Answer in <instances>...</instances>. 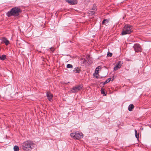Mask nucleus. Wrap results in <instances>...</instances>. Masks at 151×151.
<instances>
[{
    "label": "nucleus",
    "instance_id": "423d86ee",
    "mask_svg": "<svg viewBox=\"0 0 151 151\" xmlns=\"http://www.w3.org/2000/svg\"><path fill=\"white\" fill-rule=\"evenodd\" d=\"M133 48L135 52H138L141 51L142 50L139 44H135L134 45Z\"/></svg>",
    "mask_w": 151,
    "mask_h": 151
},
{
    "label": "nucleus",
    "instance_id": "f03ea898",
    "mask_svg": "<svg viewBox=\"0 0 151 151\" xmlns=\"http://www.w3.org/2000/svg\"><path fill=\"white\" fill-rule=\"evenodd\" d=\"M132 26L128 24L125 25L123 28L122 35H124L130 34L132 32Z\"/></svg>",
    "mask_w": 151,
    "mask_h": 151
},
{
    "label": "nucleus",
    "instance_id": "b1692460",
    "mask_svg": "<svg viewBox=\"0 0 151 151\" xmlns=\"http://www.w3.org/2000/svg\"><path fill=\"white\" fill-rule=\"evenodd\" d=\"M111 80V78H109L107 79V80H108V82H109Z\"/></svg>",
    "mask_w": 151,
    "mask_h": 151
},
{
    "label": "nucleus",
    "instance_id": "5701e85b",
    "mask_svg": "<svg viewBox=\"0 0 151 151\" xmlns=\"http://www.w3.org/2000/svg\"><path fill=\"white\" fill-rule=\"evenodd\" d=\"M66 1L68 3L70 4L71 0H66Z\"/></svg>",
    "mask_w": 151,
    "mask_h": 151
},
{
    "label": "nucleus",
    "instance_id": "6ab92c4d",
    "mask_svg": "<svg viewBox=\"0 0 151 151\" xmlns=\"http://www.w3.org/2000/svg\"><path fill=\"white\" fill-rule=\"evenodd\" d=\"M96 8L95 6H94L92 8V10H93V11H90V12H92V13H89V14H91V15H92L94 13V10H95L96 9Z\"/></svg>",
    "mask_w": 151,
    "mask_h": 151
},
{
    "label": "nucleus",
    "instance_id": "dca6fc26",
    "mask_svg": "<svg viewBox=\"0 0 151 151\" xmlns=\"http://www.w3.org/2000/svg\"><path fill=\"white\" fill-rule=\"evenodd\" d=\"M135 136L136 137L137 139H138L139 138V134H137V130L135 129Z\"/></svg>",
    "mask_w": 151,
    "mask_h": 151
},
{
    "label": "nucleus",
    "instance_id": "f257e3e1",
    "mask_svg": "<svg viewBox=\"0 0 151 151\" xmlns=\"http://www.w3.org/2000/svg\"><path fill=\"white\" fill-rule=\"evenodd\" d=\"M21 12L22 11L19 8L16 7L12 8L10 11L8 12L7 13V15L8 17L12 16H17L19 15Z\"/></svg>",
    "mask_w": 151,
    "mask_h": 151
},
{
    "label": "nucleus",
    "instance_id": "ddd939ff",
    "mask_svg": "<svg viewBox=\"0 0 151 151\" xmlns=\"http://www.w3.org/2000/svg\"><path fill=\"white\" fill-rule=\"evenodd\" d=\"M70 4H75L77 3L76 0H71Z\"/></svg>",
    "mask_w": 151,
    "mask_h": 151
},
{
    "label": "nucleus",
    "instance_id": "6e6552de",
    "mask_svg": "<svg viewBox=\"0 0 151 151\" xmlns=\"http://www.w3.org/2000/svg\"><path fill=\"white\" fill-rule=\"evenodd\" d=\"M122 64V62L121 61H119L118 63L116 64V66L114 68V70H116L120 68Z\"/></svg>",
    "mask_w": 151,
    "mask_h": 151
},
{
    "label": "nucleus",
    "instance_id": "f8f14e48",
    "mask_svg": "<svg viewBox=\"0 0 151 151\" xmlns=\"http://www.w3.org/2000/svg\"><path fill=\"white\" fill-rule=\"evenodd\" d=\"M134 105L132 104H130L128 107V110L129 111H132L134 108Z\"/></svg>",
    "mask_w": 151,
    "mask_h": 151
},
{
    "label": "nucleus",
    "instance_id": "a878e982",
    "mask_svg": "<svg viewBox=\"0 0 151 151\" xmlns=\"http://www.w3.org/2000/svg\"><path fill=\"white\" fill-rule=\"evenodd\" d=\"M89 55H88L87 56V58L88 59V58H89Z\"/></svg>",
    "mask_w": 151,
    "mask_h": 151
},
{
    "label": "nucleus",
    "instance_id": "393cba45",
    "mask_svg": "<svg viewBox=\"0 0 151 151\" xmlns=\"http://www.w3.org/2000/svg\"><path fill=\"white\" fill-rule=\"evenodd\" d=\"M108 82H108V80H106L105 82V83H107Z\"/></svg>",
    "mask_w": 151,
    "mask_h": 151
},
{
    "label": "nucleus",
    "instance_id": "9d476101",
    "mask_svg": "<svg viewBox=\"0 0 151 151\" xmlns=\"http://www.w3.org/2000/svg\"><path fill=\"white\" fill-rule=\"evenodd\" d=\"M81 71L80 68H76L74 69L73 70V72L75 73H79Z\"/></svg>",
    "mask_w": 151,
    "mask_h": 151
},
{
    "label": "nucleus",
    "instance_id": "a211bd4d",
    "mask_svg": "<svg viewBox=\"0 0 151 151\" xmlns=\"http://www.w3.org/2000/svg\"><path fill=\"white\" fill-rule=\"evenodd\" d=\"M101 93L104 96H106V94H105L104 89L103 88H101Z\"/></svg>",
    "mask_w": 151,
    "mask_h": 151
},
{
    "label": "nucleus",
    "instance_id": "7ed1b4c3",
    "mask_svg": "<svg viewBox=\"0 0 151 151\" xmlns=\"http://www.w3.org/2000/svg\"><path fill=\"white\" fill-rule=\"evenodd\" d=\"M32 142L30 141H27L22 144V148L25 150L27 151L29 148H31Z\"/></svg>",
    "mask_w": 151,
    "mask_h": 151
},
{
    "label": "nucleus",
    "instance_id": "412c9836",
    "mask_svg": "<svg viewBox=\"0 0 151 151\" xmlns=\"http://www.w3.org/2000/svg\"><path fill=\"white\" fill-rule=\"evenodd\" d=\"M112 54L110 52H108V53L107 54V55L108 56L110 57L112 56Z\"/></svg>",
    "mask_w": 151,
    "mask_h": 151
},
{
    "label": "nucleus",
    "instance_id": "4468645a",
    "mask_svg": "<svg viewBox=\"0 0 151 151\" xmlns=\"http://www.w3.org/2000/svg\"><path fill=\"white\" fill-rule=\"evenodd\" d=\"M14 151H19V147L18 146L15 145L14 147Z\"/></svg>",
    "mask_w": 151,
    "mask_h": 151
},
{
    "label": "nucleus",
    "instance_id": "c85d7f7f",
    "mask_svg": "<svg viewBox=\"0 0 151 151\" xmlns=\"http://www.w3.org/2000/svg\"><path fill=\"white\" fill-rule=\"evenodd\" d=\"M83 59H84V58H83V59H82V60H83Z\"/></svg>",
    "mask_w": 151,
    "mask_h": 151
},
{
    "label": "nucleus",
    "instance_id": "aec40b11",
    "mask_svg": "<svg viewBox=\"0 0 151 151\" xmlns=\"http://www.w3.org/2000/svg\"><path fill=\"white\" fill-rule=\"evenodd\" d=\"M67 67L68 68H73V65L71 64H68L67 65Z\"/></svg>",
    "mask_w": 151,
    "mask_h": 151
},
{
    "label": "nucleus",
    "instance_id": "1a4fd4ad",
    "mask_svg": "<svg viewBox=\"0 0 151 151\" xmlns=\"http://www.w3.org/2000/svg\"><path fill=\"white\" fill-rule=\"evenodd\" d=\"M2 42L4 43L6 45H8L9 43V41L5 37L2 38Z\"/></svg>",
    "mask_w": 151,
    "mask_h": 151
},
{
    "label": "nucleus",
    "instance_id": "4be33fe9",
    "mask_svg": "<svg viewBox=\"0 0 151 151\" xmlns=\"http://www.w3.org/2000/svg\"><path fill=\"white\" fill-rule=\"evenodd\" d=\"M50 49L52 52H53L55 50V49L53 47H51L50 48Z\"/></svg>",
    "mask_w": 151,
    "mask_h": 151
},
{
    "label": "nucleus",
    "instance_id": "f3484780",
    "mask_svg": "<svg viewBox=\"0 0 151 151\" xmlns=\"http://www.w3.org/2000/svg\"><path fill=\"white\" fill-rule=\"evenodd\" d=\"M6 55H3L0 57V59L1 60H4L6 58Z\"/></svg>",
    "mask_w": 151,
    "mask_h": 151
},
{
    "label": "nucleus",
    "instance_id": "2eb2a0df",
    "mask_svg": "<svg viewBox=\"0 0 151 151\" xmlns=\"http://www.w3.org/2000/svg\"><path fill=\"white\" fill-rule=\"evenodd\" d=\"M100 68V66H98L97 68L95 70V73L96 74H97L99 73V68Z\"/></svg>",
    "mask_w": 151,
    "mask_h": 151
},
{
    "label": "nucleus",
    "instance_id": "20e7f679",
    "mask_svg": "<svg viewBox=\"0 0 151 151\" xmlns=\"http://www.w3.org/2000/svg\"><path fill=\"white\" fill-rule=\"evenodd\" d=\"M70 135L74 139H79L83 138V134L81 133L75 132L71 133Z\"/></svg>",
    "mask_w": 151,
    "mask_h": 151
},
{
    "label": "nucleus",
    "instance_id": "39448f33",
    "mask_svg": "<svg viewBox=\"0 0 151 151\" xmlns=\"http://www.w3.org/2000/svg\"><path fill=\"white\" fill-rule=\"evenodd\" d=\"M81 85L73 87L71 90V91L72 93H75L78 92L81 90L82 88Z\"/></svg>",
    "mask_w": 151,
    "mask_h": 151
},
{
    "label": "nucleus",
    "instance_id": "9b49d317",
    "mask_svg": "<svg viewBox=\"0 0 151 151\" xmlns=\"http://www.w3.org/2000/svg\"><path fill=\"white\" fill-rule=\"evenodd\" d=\"M109 20L108 19H104L102 22V24L107 25L109 22Z\"/></svg>",
    "mask_w": 151,
    "mask_h": 151
},
{
    "label": "nucleus",
    "instance_id": "c756f323",
    "mask_svg": "<svg viewBox=\"0 0 151 151\" xmlns=\"http://www.w3.org/2000/svg\"><path fill=\"white\" fill-rule=\"evenodd\" d=\"M83 59H84V58H83V59H82V60H83Z\"/></svg>",
    "mask_w": 151,
    "mask_h": 151
},
{
    "label": "nucleus",
    "instance_id": "cd10ccee",
    "mask_svg": "<svg viewBox=\"0 0 151 151\" xmlns=\"http://www.w3.org/2000/svg\"><path fill=\"white\" fill-rule=\"evenodd\" d=\"M106 84V83H105V82H104V83L103 84H104V85H105V84Z\"/></svg>",
    "mask_w": 151,
    "mask_h": 151
},
{
    "label": "nucleus",
    "instance_id": "bb28decb",
    "mask_svg": "<svg viewBox=\"0 0 151 151\" xmlns=\"http://www.w3.org/2000/svg\"><path fill=\"white\" fill-rule=\"evenodd\" d=\"M84 61L83 62V63H85V62H86V60H85V59H84Z\"/></svg>",
    "mask_w": 151,
    "mask_h": 151
},
{
    "label": "nucleus",
    "instance_id": "0eeeda50",
    "mask_svg": "<svg viewBox=\"0 0 151 151\" xmlns=\"http://www.w3.org/2000/svg\"><path fill=\"white\" fill-rule=\"evenodd\" d=\"M47 96L48 100L50 101H52V95L49 91H48L46 93Z\"/></svg>",
    "mask_w": 151,
    "mask_h": 151
}]
</instances>
